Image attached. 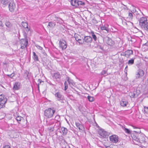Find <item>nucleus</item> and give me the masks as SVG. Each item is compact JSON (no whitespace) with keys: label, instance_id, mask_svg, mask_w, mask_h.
Instances as JSON below:
<instances>
[{"label":"nucleus","instance_id":"f257e3e1","mask_svg":"<svg viewBox=\"0 0 148 148\" xmlns=\"http://www.w3.org/2000/svg\"><path fill=\"white\" fill-rule=\"evenodd\" d=\"M132 137L134 143L136 145H139L140 143H144L146 140L145 136L142 133L138 135L134 134Z\"/></svg>","mask_w":148,"mask_h":148},{"label":"nucleus","instance_id":"9d476101","mask_svg":"<svg viewBox=\"0 0 148 148\" xmlns=\"http://www.w3.org/2000/svg\"><path fill=\"white\" fill-rule=\"evenodd\" d=\"M55 96L57 100L61 101L63 102L62 101L64 100V97L60 92H58L56 93L55 95Z\"/></svg>","mask_w":148,"mask_h":148},{"label":"nucleus","instance_id":"a18cd8bd","mask_svg":"<svg viewBox=\"0 0 148 148\" xmlns=\"http://www.w3.org/2000/svg\"><path fill=\"white\" fill-rule=\"evenodd\" d=\"M97 48L99 49H100L101 50H103V47L102 45L101 44H99L97 45Z\"/></svg>","mask_w":148,"mask_h":148},{"label":"nucleus","instance_id":"473e14b6","mask_svg":"<svg viewBox=\"0 0 148 148\" xmlns=\"http://www.w3.org/2000/svg\"><path fill=\"white\" fill-rule=\"evenodd\" d=\"M134 58H132L131 59L129 60L128 62V64L129 65H132L134 64Z\"/></svg>","mask_w":148,"mask_h":148},{"label":"nucleus","instance_id":"7c9ffc66","mask_svg":"<svg viewBox=\"0 0 148 148\" xmlns=\"http://www.w3.org/2000/svg\"><path fill=\"white\" fill-rule=\"evenodd\" d=\"M67 81L69 84L70 86H71V85L73 86L75 84V83L72 80L69 79L68 78V79L67 80Z\"/></svg>","mask_w":148,"mask_h":148},{"label":"nucleus","instance_id":"ea45409f","mask_svg":"<svg viewBox=\"0 0 148 148\" xmlns=\"http://www.w3.org/2000/svg\"><path fill=\"white\" fill-rule=\"evenodd\" d=\"M144 111L145 112V113L146 114L147 116H148V107H147L146 106L144 107Z\"/></svg>","mask_w":148,"mask_h":148},{"label":"nucleus","instance_id":"052dcab7","mask_svg":"<svg viewBox=\"0 0 148 148\" xmlns=\"http://www.w3.org/2000/svg\"><path fill=\"white\" fill-rule=\"evenodd\" d=\"M2 22L1 21H0V26H2Z\"/></svg>","mask_w":148,"mask_h":148},{"label":"nucleus","instance_id":"c85d7f7f","mask_svg":"<svg viewBox=\"0 0 148 148\" xmlns=\"http://www.w3.org/2000/svg\"><path fill=\"white\" fill-rule=\"evenodd\" d=\"M75 124L76 126L78 128L79 130H82L83 129V126L82 125L80 124L79 123L75 122Z\"/></svg>","mask_w":148,"mask_h":148},{"label":"nucleus","instance_id":"6e6d98bb","mask_svg":"<svg viewBox=\"0 0 148 148\" xmlns=\"http://www.w3.org/2000/svg\"><path fill=\"white\" fill-rule=\"evenodd\" d=\"M25 28V29L26 31L27 32H29L30 30V28L28 26L27 27H26Z\"/></svg>","mask_w":148,"mask_h":148},{"label":"nucleus","instance_id":"423d86ee","mask_svg":"<svg viewBox=\"0 0 148 148\" xmlns=\"http://www.w3.org/2000/svg\"><path fill=\"white\" fill-rule=\"evenodd\" d=\"M103 41L109 46H113L115 44V42L111 38L108 37L106 36L103 39Z\"/></svg>","mask_w":148,"mask_h":148},{"label":"nucleus","instance_id":"13d9d810","mask_svg":"<svg viewBox=\"0 0 148 148\" xmlns=\"http://www.w3.org/2000/svg\"><path fill=\"white\" fill-rule=\"evenodd\" d=\"M49 129L50 130H52V131H53V127H51L50 128H49Z\"/></svg>","mask_w":148,"mask_h":148},{"label":"nucleus","instance_id":"6e6552de","mask_svg":"<svg viewBox=\"0 0 148 148\" xmlns=\"http://www.w3.org/2000/svg\"><path fill=\"white\" fill-rule=\"evenodd\" d=\"M139 21V25L142 28V27H143V26L145 25V23H147V22L148 21L146 17H143L140 18Z\"/></svg>","mask_w":148,"mask_h":148},{"label":"nucleus","instance_id":"4d7b16f0","mask_svg":"<svg viewBox=\"0 0 148 148\" xmlns=\"http://www.w3.org/2000/svg\"><path fill=\"white\" fill-rule=\"evenodd\" d=\"M13 116H14V118L16 119V116H18L17 114V113H14V114H13Z\"/></svg>","mask_w":148,"mask_h":148},{"label":"nucleus","instance_id":"4be33fe9","mask_svg":"<svg viewBox=\"0 0 148 148\" xmlns=\"http://www.w3.org/2000/svg\"><path fill=\"white\" fill-rule=\"evenodd\" d=\"M60 130L62 131L63 136H65L67 134L68 130L66 128L62 127L60 128Z\"/></svg>","mask_w":148,"mask_h":148},{"label":"nucleus","instance_id":"20e7f679","mask_svg":"<svg viewBox=\"0 0 148 148\" xmlns=\"http://www.w3.org/2000/svg\"><path fill=\"white\" fill-rule=\"evenodd\" d=\"M28 44V39H21L20 40V44L21 46L20 48L22 49H25L27 48Z\"/></svg>","mask_w":148,"mask_h":148},{"label":"nucleus","instance_id":"412c9836","mask_svg":"<svg viewBox=\"0 0 148 148\" xmlns=\"http://www.w3.org/2000/svg\"><path fill=\"white\" fill-rule=\"evenodd\" d=\"M128 103L127 101L123 99H122L120 102V105L123 107L126 106Z\"/></svg>","mask_w":148,"mask_h":148},{"label":"nucleus","instance_id":"a211bd4d","mask_svg":"<svg viewBox=\"0 0 148 148\" xmlns=\"http://www.w3.org/2000/svg\"><path fill=\"white\" fill-rule=\"evenodd\" d=\"M90 34L92 36V38L95 41H96L97 39V38L99 37V34L97 33H94L93 31L91 32Z\"/></svg>","mask_w":148,"mask_h":148},{"label":"nucleus","instance_id":"1a4fd4ad","mask_svg":"<svg viewBox=\"0 0 148 148\" xmlns=\"http://www.w3.org/2000/svg\"><path fill=\"white\" fill-rule=\"evenodd\" d=\"M140 93V91L136 89L133 92H131L129 93V95L131 98H136L138 97Z\"/></svg>","mask_w":148,"mask_h":148},{"label":"nucleus","instance_id":"37998d69","mask_svg":"<svg viewBox=\"0 0 148 148\" xmlns=\"http://www.w3.org/2000/svg\"><path fill=\"white\" fill-rule=\"evenodd\" d=\"M23 34L24 37V38L23 39H27V34L25 32V31H24L23 32Z\"/></svg>","mask_w":148,"mask_h":148},{"label":"nucleus","instance_id":"aec40b11","mask_svg":"<svg viewBox=\"0 0 148 148\" xmlns=\"http://www.w3.org/2000/svg\"><path fill=\"white\" fill-rule=\"evenodd\" d=\"M52 77L53 79H60L61 77V75L60 73L58 72L54 73L53 74Z\"/></svg>","mask_w":148,"mask_h":148},{"label":"nucleus","instance_id":"f03ea898","mask_svg":"<svg viewBox=\"0 0 148 148\" xmlns=\"http://www.w3.org/2000/svg\"><path fill=\"white\" fill-rule=\"evenodd\" d=\"M55 112L54 108H49L45 110L44 115L47 118H50L53 116Z\"/></svg>","mask_w":148,"mask_h":148},{"label":"nucleus","instance_id":"f8f14e48","mask_svg":"<svg viewBox=\"0 0 148 148\" xmlns=\"http://www.w3.org/2000/svg\"><path fill=\"white\" fill-rule=\"evenodd\" d=\"M60 46L62 50L65 49L67 47L65 41L63 39L60 40L59 41Z\"/></svg>","mask_w":148,"mask_h":148},{"label":"nucleus","instance_id":"3c124183","mask_svg":"<svg viewBox=\"0 0 148 148\" xmlns=\"http://www.w3.org/2000/svg\"><path fill=\"white\" fill-rule=\"evenodd\" d=\"M92 20H93V22L94 23H97L98 22H97V21L96 20V19H95V18H93Z\"/></svg>","mask_w":148,"mask_h":148},{"label":"nucleus","instance_id":"f3484780","mask_svg":"<svg viewBox=\"0 0 148 148\" xmlns=\"http://www.w3.org/2000/svg\"><path fill=\"white\" fill-rule=\"evenodd\" d=\"M21 84L19 82H16L14 84L13 89L14 90H19L20 88Z\"/></svg>","mask_w":148,"mask_h":148},{"label":"nucleus","instance_id":"bb28decb","mask_svg":"<svg viewBox=\"0 0 148 148\" xmlns=\"http://www.w3.org/2000/svg\"><path fill=\"white\" fill-rule=\"evenodd\" d=\"M33 59L35 62L38 61H39L38 56L36 54L35 52H33Z\"/></svg>","mask_w":148,"mask_h":148},{"label":"nucleus","instance_id":"39448f33","mask_svg":"<svg viewBox=\"0 0 148 148\" xmlns=\"http://www.w3.org/2000/svg\"><path fill=\"white\" fill-rule=\"evenodd\" d=\"M7 99L5 97L4 95L3 94L0 95V108L5 107V104L7 101Z\"/></svg>","mask_w":148,"mask_h":148},{"label":"nucleus","instance_id":"c756f323","mask_svg":"<svg viewBox=\"0 0 148 148\" xmlns=\"http://www.w3.org/2000/svg\"><path fill=\"white\" fill-rule=\"evenodd\" d=\"M74 37L75 38L76 41L81 40V36L78 34H75Z\"/></svg>","mask_w":148,"mask_h":148},{"label":"nucleus","instance_id":"603ef678","mask_svg":"<svg viewBox=\"0 0 148 148\" xmlns=\"http://www.w3.org/2000/svg\"><path fill=\"white\" fill-rule=\"evenodd\" d=\"M42 53L43 54V55L46 56L47 55L46 53H45V51L44 50H43L42 51Z\"/></svg>","mask_w":148,"mask_h":148},{"label":"nucleus","instance_id":"ddd939ff","mask_svg":"<svg viewBox=\"0 0 148 148\" xmlns=\"http://www.w3.org/2000/svg\"><path fill=\"white\" fill-rule=\"evenodd\" d=\"M8 7L10 11L12 12L14 11L15 9L16 8L15 4L13 2H11L9 4Z\"/></svg>","mask_w":148,"mask_h":148},{"label":"nucleus","instance_id":"6ab92c4d","mask_svg":"<svg viewBox=\"0 0 148 148\" xmlns=\"http://www.w3.org/2000/svg\"><path fill=\"white\" fill-rule=\"evenodd\" d=\"M124 55L127 58L129 57L130 55L133 54V51L131 50H128L125 52Z\"/></svg>","mask_w":148,"mask_h":148},{"label":"nucleus","instance_id":"09e8293b","mask_svg":"<svg viewBox=\"0 0 148 148\" xmlns=\"http://www.w3.org/2000/svg\"><path fill=\"white\" fill-rule=\"evenodd\" d=\"M59 140L61 141L63 140H64V137L62 136H59Z\"/></svg>","mask_w":148,"mask_h":148},{"label":"nucleus","instance_id":"393cba45","mask_svg":"<svg viewBox=\"0 0 148 148\" xmlns=\"http://www.w3.org/2000/svg\"><path fill=\"white\" fill-rule=\"evenodd\" d=\"M108 25H102V26L101 27V29L102 30H105L108 32L109 30L108 27Z\"/></svg>","mask_w":148,"mask_h":148},{"label":"nucleus","instance_id":"7ed1b4c3","mask_svg":"<svg viewBox=\"0 0 148 148\" xmlns=\"http://www.w3.org/2000/svg\"><path fill=\"white\" fill-rule=\"evenodd\" d=\"M71 4L72 5L76 7H84L85 5L84 2L78 0H71Z\"/></svg>","mask_w":148,"mask_h":148},{"label":"nucleus","instance_id":"b1692460","mask_svg":"<svg viewBox=\"0 0 148 148\" xmlns=\"http://www.w3.org/2000/svg\"><path fill=\"white\" fill-rule=\"evenodd\" d=\"M128 14V17H127V19L130 21H132L133 18V15L132 11H130V12H129Z\"/></svg>","mask_w":148,"mask_h":148},{"label":"nucleus","instance_id":"c03bdc74","mask_svg":"<svg viewBox=\"0 0 148 148\" xmlns=\"http://www.w3.org/2000/svg\"><path fill=\"white\" fill-rule=\"evenodd\" d=\"M64 90H66L68 88V84L66 81H65L64 83Z\"/></svg>","mask_w":148,"mask_h":148},{"label":"nucleus","instance_id":"f704fd0d","mask_svg":"<svg viewBox=\"0 0 148 148\" xmlns=\"http://www.w3.org/2000/svg\"><path fill=\"white\" fill-rule=\"evenodd\" d=\"M23 119V117L21 116H17L16 117V119L18 122V123L20 124V123L19 122L21 120Z\"/></svg>","mask_w":148,"mask_h":148},{"label":"nucleus","instance_id":"c9c22d12","mask_svg":"<svg viewBox=\"0 0 148 148\" xmlns=\"http://www.w3.org/2000/svg\"><path fill=\"white\" fill-rule=\"evenodd\" d=\"M55 24L54 23L52 22H50L49 23L47 27H54L55 26Z\"/></svg>","mask_w":148,"mask_h":148},{"label":"nucleus","instance_id":"864d4df0","mask_svg":"<svg viewBox=\"0 0 148 148\" xmlns=\"http://www.w3.org/2000/svg\"><path fill=\"white\" fill-rule=\"evenodd\" d=\"M127 68H128V66H127L125 67V69L124 72L126 74L127 73Z\"/></svg>","mask_w":148,"mask_h":148},{"label":"nucleus","instance_id":"4468645a","mask_svg":"<svg viewBox=\"0 0 148 148\" xmlns=\"http://www.w3.org/2000/svg\"><path fill=\"white\" fill-rule=\"evenodd\" d=\"M144 72L143 70L139 69L137 73L136 74V78L138 79L142 77L144 75Z\"/></svg>","mask_w":148,"mask_h":148},{"label":"nucleus","instance_id":"0eeeda50","mask_svg":"<svg viewBox=\"0 0 148 148\" xmlns=\"http://www.w3.org/2000/svg\"><path fill=\"white\" fill-rule=\"evenodd\" d=\"M98 134L100 138H103L107 137L109 135V133L103 129H100L99 130Z\"/></svg>","mask_w":148,"mask_h":148},{"label":"nucleus","instance_id":"a19ab883","mask_svg":"<svg viewBox=\"0 0 148 148\" xmlns=\"http://www.w3.org/2000/svg\"><path fill=\"white\" fill-rule=\"evenodd\" d=\"M38 83L37 84L38 86V90H39V85L40 84H41V83L42 82H43V81H42V80L39 79L38 80Z\"/></svg>","mask_w":148,"mask_h":148},{"label":"nucleus","instance_id":"72a5a7b5","mask_svg":"<svg viewBox=\"0 0 148 148\" xmlns=\"http://www.w3.org/2000/svg\"><path fill=\"white\" fill-rule=\"evenodd\" d=\"M142 28L144 30L148 31V21L147 22V23H146L145 25L143 26V27H142Z\"/></svg>","mask_w":148,"mask_h":148},{"label":"nucleus","instance_id":"e2e57ef3","mask_svg":"<svg viewBox=\"0 0 148 148\" xmlns=\"http://www.w3.org/2000/svg\"><path fill=\"white\" fill-rule=\"evenodd\" d=\"M47 125H51V124H50L49 123H48V124H47Z\"/></svg>","mask_w":148,"mask_h":148},{"label":"nucleus","instance_id":"dca6fc26","mask_svg":"<svg viewBox=\"0 0 148 148\" xmlns=\"http://www.w3.org/2000/svg\"><path fill=\"white\" fill-rule=\"evenodd\" d=\"M84 42L87 43H90L92 41V38L89 36H85L83 39Z\"/></svg>","mask_w":148,"mask_h":148},{"label":"nucleus","instance_id":"680f3d73","mask_svg":"<svg viewBox=\"0 0 148 148\" xmlns=\"http://www.w3.org/2000/svg\"><path fill=\"white\" fill-rule=\"evenodd\" d=\"M104 146H105V147L106 148H107V147H109V146H106V145H104Z\"/></svg>","mask_w":148,"mask_h":148},{"label":"nucleus","instance_id":"a878e982","mask_svg":"<svg viewBox=\"0 0 148 148\" xmlns=\"http://www.w3.org/2000/svg\"><path fill=\"white\" fill-rule=\"evenodd\" d=\"M142 49L144 51H146L148 50V41L143 45Z\"/></svg>","mask_w":148,"mask_h":148},{"label":"nucleus","instance_id":"4c0bfd02","mask_svg":"<svg viewBox=\"0 0 148 148\" xmlns=\"http://www.w3.org/2000/svg\"><path fill=\"white\" fill-rule=\"evenodd\" d=\"M101 75L105 76H107L108 75L107 71L105 70H103L101 73Z\"/></svg>","mask_w":148,"mask_h":148},{"label":"nucleus","instance_id":"5fc2aeb1","mask_svg":"<svg viewBox=\"0 0 148 148\" xmlns=\"http://www.w3.org/2000/svg\"><path fill=\"white\" fill-rule=\"evenodd\" d=\"M3 148H11V147L8 145H6L3 146Z\"/></svg>","mask_w":148,"mask_h":148},{"label":"nucleus","instance_id":"2eb2a0df","mask_svg":"<svg viewBox=\"0 0 148 148\" xmlns=\"http://www.w3.org/2000/svg\"><path fill=\"white\" fill-rule=\"evenodd\" d=\"M5 25L6 27V30L8 32H10L12 26V24L9 21H6L5 23Z\"/></svg>","mask_w":148,"mask_h":148},{"label":"nucleus","instance_id":"5701e85b","mask_svg":"<svg viewBox=\"0 0 148 148\" xmlns=\"http://www.w3.org/2000/svg\"><path fill=\"white\" fill-rule=\"evenodd\" d=\"M31 75V73H29L27 70H26L25 71L24 76L25 77V78L26 79H29Z\"/></svg>","mask_w":148,"mask_h":148},{"label":"nucleus","instance_id":"8fccbe9b","mask_svg":"<svg viewBox=\"0 0 148 148\" xmlns=\"http://www.w3.org/2000/svg\"><path fill=\"white\" fill-rule=\"evenodd\" d=\"M78 42L79 43V44H82L84 42V40L82 41V40L81 39V40H77Z\"/></svg>","mask_w":148,"mask_h":148},{"label":"nucleus","instance_id":"9b49d317","mask_svg":"<svg viewBox=\"0 0 148 148\" xmlns=\"http://www.w3.org/2000/svg\"><path fill=\"white\" fill-rule=\"evenodd\" d=\"M109 139L110 141L113 143H116L119 141V137L116 135H113L109 137Z\"/></svg>","mask_w":148,"mask_h":148},{"label":"nucleus","instance_id":"58836bf2","mask_svg":"<svg viewBox=\"0 0 148 148\" xmlns=\"http://www.w3.org/2000/svg\"><path fill=\"white\" fill-rule=\"evenodd\" d=\"M22 26L25 28L28 27V24L26 22H22L21 23Z\"/></svg>","mask_w":148,"mask_h":148},{"label":"nucleus","instance_id":"de8ad7c7","mask_svg":"<svg viewBox=\"0 0 148 148\" xmlns=\"http://www.w3.org/2000/svg\"><path fill=\"white\" fill-rule=\"evenodd\" d=\"M35 46L39 49L41 50L42 49V48L41 47L38 45H36Z\"/></svg>","mask_w":148,"mask_h":148},{"label":"nucleus","instance_id":"cd10ccee","mask_svg":"<svg viewBox=\"0 0 148 148\" xmlns=\"http://www.w3.org/2000/svg\"><path fill=\"white\" fill-rule=\"evenodd\" d=\"M8 0H0V2L3 4L4 7L8 5Z\"/></svg>","mask_w":148,"mask_h":148},{"label":"nucleus","instance_id":"bf43d9fd","mask_svg":"<svg viewBox=\"0 0 148 148\" xmlns=\"http://www.w3.org/2000/svg\"><path fill=\"white\" fill-rule=\"evenodd\" d=\"M50 85H53L51 83V82L50 81H49V82H48Z\"/></svg>","mask_w":148,"mask_h":148},{"label":"nucleus","instance_id":"e433bc0d","mask_svg":"<svg viewBox=\"0 0 148 148\" xmlns=\"http://www.w3.org/2000/svg\"><path fill=\"white\" fill-rule=\"evenodd\" d=\"M123 129L125 131V132L127 134H130L131 133L129 129L125 128V127H123Z\"/></svg>","mask_w":148,"mask_h":148},{"label":"nucleus","instance_id":"49530a36","mask_svg":"<svg viewBox=\"0 0 148 148\" xmlns=\"http://www.w3.org/2000/svg\"><path fill=\"white\" fill-rule=\"evenodd\" d=\"M148 141L145 140L144 143H143L145 146L146 147H148Z\"/></svg>","mask_w":148,"mask_h":148},{"label":"nucleus","instance_id":"79ce46f5","mask_svg":"<svg viewBox=\"0 0 148 148\" xmlns=\"http://www.w3.org/2000/svg\"><path fill=\"white\" fill-rule=\"evenodd\" d=\"M7 76H8L9 77L12 78L14 76L15 74L14 73H12V74L10 75H6Z\"/></svg>","mask_w":148,"mask_h":148},{"label":"nucleus","instance_id":"2f4dec72","mask_svg":"<svg viewBox=\"0 0 148 148\" xmlns=\"http://www.w3.org/2000/svg\"><path fill=\"white\" fill-rule=\"evenodd\" d=\"M87 99H88V101L90 102H92L95 100V98L93 97H91L90 96H87Z\"/></svg>","mask_w":148,"mask_h":148}]
</instances>
